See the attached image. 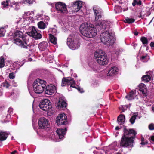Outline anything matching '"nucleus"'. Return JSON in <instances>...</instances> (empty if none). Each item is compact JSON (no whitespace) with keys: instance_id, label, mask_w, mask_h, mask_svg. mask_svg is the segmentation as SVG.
<instances>
[{"instance_id":"24","label":"nucleus","mask_w":154,"mask_h":154,"mask_svg":"<svg viewBox=\"0 0 154 154\" xmlns=\"http://www.w3.org/2000/svg\"><path fill=\"white\" fill-rule=\"evenodd\" d=\"M125 120V116L123 114L120 115L117 118V121L120 125H122L124 122Z\"/></svg>"},{"instance_id":"39","label":"nucleus","mask_w":154,"mask_h":154,"mask_svg":"<svg viewBox=\"0 0 154 154\" xmlns=\"http://www.w3.org/2000/svg\"><path fill=\"white\" fill-rule=\"evenodd\" d=\"M148 128L150 130H154V124L153 123H151L148 126Z\"/></svg>"},{"instance_id":"46","label":"nucleus","mask_w":154,"mask_h":154,"mask_svg":"<svg viewBox=\"0 0 154 154\" xmlns=\"http://www.w3.org/2000/svg\"><path fill=\"white\" fill-rule=\"evenodd\" d=\"M148 143V142L147 141L146 142H141V144L142 145H145V144H147Z\"/></svg>"},{"instance_id":"51","label":"nucleus","mask_w":154,"mask_h":154,"mask_svg":"<svg viewBox=\"0 0 154 154\" xmlns=\"http://www.w3.org/2000/svg\"><path fill=\"white\" fill-rule=\"evenodd\" d=\"M144 138L143 137H142L141 139V142L144 141Z\"/></svg>"},{"instance_id":"48","label":"nucleus","mask_w":154,"mask_h":154,"mask_svg":"<svg viewBox=\"0 0 154 154\" xmlns=\"http://www.w3.org/2000/svg\"><path fill=\"white\" fill-rule=\"evenodd\" d=\"M138 32L137 31H136L134 32V35L135 36H137L138 35Z\"/></svg>"},{"instance_id":"32","label":"nucleus","mask_w":154,"mask_h":154,"mask_svg":"<svg viewBox=\"0 0 154 154\" xmlns=\"http://www.w3.org/2000/svg\"><path fill=\"white\" fill-rule=\"evenodd\" d=\"M142 4V2L140 0H134L133 2L132 3V5L133 6H135L136 5H140Z\"/></svg>"},{"instance_id":"7","label":"nucleus","mask_w":154,"mask_h":154,"mask_svg":"<svg viewBox=\"0 0 154 154\" xmlns=\"http://www.w3.org/2000/svg\"><path fill=\"white\" fill-rule=\"evenodd\" d=\"M50 100L48 99H45L41 101L39 106L42 110L47 111V114L51 116L54 112V109L50 104Z\"/></svg>"},{"instance_id":"28","label":"nucleus","mask_w":154,"mask_h":154,"mask_svg":"<svg viewBox=\"0 0 154 154\" xmlns=\"http://www.w3.org/2000/svg\"><path fill=\"white\" fill-rule=\"evenodd\" d=\"M142 80L146 82H149L151 79V77L149 75H143L142 77Z\"/></svg>"},{"instance_id":"54","label":"nucleus","mask_w":154,"mask_h":154,"mask_svg":"<svg viewBox=\"0 0 154 154\" xmlns=\"http://www.w3.org/2000/svg\"><path fill=\"white\" fill-rule=\"evenodd\" d=\"M9 116H9V114H8L6 116L7 118L9 117Z\"/></svg>"},{"instance_id":"6","label":"nucleus","mask_w":154,"mask_h":154,"mask_svg":"<svg viewBox=\"0 0 154 154\" xmlns=\"http://www.w3.org/2000/svg\"><path fill=\"white\" fill-rule=\"evenodd\" d=\"M46 85V81L40 79H37L33 84L34 92L37 94H41L44 91Z\"/></svg>"},{"instance_id":"9","label":"nucleus","mask_w":154,"mask_h":154,"mask_svg":"<svg viewBox=\"0 0 154 154\" xmlns=\"http://www.w3.org/2000/svg\"><path fill=\"white\" fill-rule=\"evenodd\" d=\"M100 39L104 44L107 45H111L114 43L113 37L110 35L107 30L101 32L100 35Z\"/></svg>"},{"instance_id":"40","label":"nucleus","mask_w":154,"mask_h":154,"mask_svg":"<svg viewBox=\"0 0 154 154\" xmlns=\"http://www.w3.org/2000/svg\"><path fill=\"white\" fill-rule=\"evenodd\" d=\"M9 78L10 79H13L15 77V75L13 72H11L9 73Z\"/></svg>"},{"instance_id":"47","label":"nucleus","mask_w":154,"mask_h":154,"mask_svg":"<svg viewBox=\"0 0 154 154\" xmlns=\"http://www.w3.org/2000/svg\"><path fill=\"white\" fill-rule=\"evenodd\" d=\"M150 46L151 47H154V42H152L150 44Z\"/></svg>"},{"instance_id":"42","label":"nucleus","mask_w":154,"mask_h":154,"mask_svg":"<svg viewBox=\"0 0 154 154\" xmlns=\"http://www.w3.org/2000/svg\"><path fill=\"white\" fill-rule=\"evenodd\" d=\"M34 0H25V2L26 3H29V4H31L33 3Z\"/></svg>"},{"instance_id":"5","label":"nucleus","mask_w":154,"mask_h":154,"mask_svg":"<svg viewBox=\"0 0 154 154\" xmlns=\"http://www.w3.org/2000/svg\"><path fill=\"white\" fill-rule=\"evenodd\" d=\"M97 63L100 65H104L108 64L109 60L105 53L102 50L96 51L94 54Z\"/></svg>"},{"instance_id":"30","label":"nucleus","mask_w":154,"mask_h":154,"mask_svg":"<svg viewBox=\"0 0 154 154\" xmlns=\"http://www.w3.org/2000/svg\"><path fill=\"white\" fill-rule=\"evenodd\" d=\"M135 20L133 18H130L127 17L124 20V22L125 23L129 24L132 23L135 21Z\"/></svg>"},{"instance_id":"37","label":"nucleus","mask_w":154,"mask_h":154,"mask_svg":"<svg viewBox=\"0 0 154 154\" xmlns=\"http://www.w3.org/2000/svg\"><path fill=\"white\" fill-rule=\"evenodd\" d=\"M141 92L143 94V96L144 97H146L147 96V88L142 89L139 91Z\"/></svg>"},{"instance_id":"58","label":"nucleus","mask_w":154,"mask_h":154,"mask_svg":"<svg viewBox=\"0 0 154 154\" xmlns=\"http://www.w3.org/2000/svg\"><path fill=\"white\" fill-rule=\"evenodd\" d=\"M26 12H25V14H26Z\"/></svg>"},{"instance_id":"34","label":"nucleus","mask_w":154,"mask_h":154,"mask_svg":"<svg viewBox=\"0 0 154 154\" xmlns=\"http://www.w3.org/2000/svg\"><path fill=\"white\" fill-rule=\"evenodd\" d=\"M136 117V115H133L132 116L131 118L130 119V122L132 124H133L135 122Z\"/></svg>"},{"instance_id":"57","label":"nucleus","mask_w":154,"mask_h":154,"mask_svg":"<svg viewBox=\"0 0 154 154\" xmlns=\"http://www.w3.org/2000/svg\"><path fill=\"white\" fill-rule=\"evenodd\" d=\"M122 112H124V111L123 110H122Z\"/></svg>"},{"instance_id":"35","label":"nucleus","mask_w":154,"mask_h":154,"mask_svg":"<svg viewBox=\"0 0 154 154\" xmlns=\"http://www.w3.org/2000/svg\"><path fill=\"white\" fill-rule=\"evenodd\" d=\"M146 85L144 84L141 83L139 85V90L140 91L141 90L146 88Z\"/></svg>"},{"instance_id":"26","label":"nucleus","mask_w":154,"mask_h":154,"mask_svg":"<svg viewBox=\"0 0 154 154\" xmlns=\"http://www.w3.org/2000/svg\"><path fill=\"white\" fill-rule=\"evenodd\" d=\"M37 25L38 27L41 29H44L46 27L45 23L42 21L39 22Z\"/></svg>"},{"instance_id":"27","label":"nucleus","mask_w":154,"mask_h":154,"mask_svg":"<svg viewBox=\"0 0 154 154\" xmlns=\"http://www.w3.org/2000/svg\"><path fill=\"white\" fill-rule=\"evenodd\" d=\"M49 38L50 41L51 43L54 45L57 44V38L54 35L52 34H50Z\"/></svg>"},{"instance_id":"1","label":"nucleus","mask_w":154,"mask_h":154,"mask_svg":"<svg viewBox=\"0 0 154 154\" xmlns=\"http://www.w3.org/2000/svg\"><path fill=\"white\" fill-rule=\"evenodd\" d=\"M123 134L121 139L120 145L122 147H133L134 144V140L136 138V131L133 129H128L124 126Z\"/></svg>"},{"instance_id":"52","label":"nucleus","mask_w":154,"mask_h":154,"mask_svg":"<svg viewBox=\"0 0 154 154\" xmlns=\"http://www.w3.org/2000/svg\"><path fill=\"white\" fill-rule=\"evenodd\" d=\"M10 6L11 7H13V6L14 5L12 4V2H11V3H10Z\"/></svg>"},{"instance_id":"21","label":"nucleus","mask_w":154,"mask_h":154,"mask_svg":"<svg viewBox=\"0 0 154 154\" xmlns=\"http://www.w3.org/2000/svg\"><path fill=\"white\" fill-rule=\"evenodd\" d=\"M118 72V69L117 67H112L108 71L107 76H112L117 74Z\"/></svg>"},{"instance_id":"19","label":"nucleus","mask_w":154,"mask_h":154,"mask_svg":"<svg viewBox=\"0 0 154 154\" xmlns=\"http://www.w3.org/2000/svg\"><path fill=\"white\" fill-rule=\"evenodd\" d=\"M67 131V129L66 128L63 129L60 128L57 129L56 132L59 137L60 139H62L65 135L66 132Z\"/></svg>"},{"instance_id":"31","label":"nucleus","mask_w":154,"mask_h":154,"mask_svg":"<svg viewBox=\"0 0 154 154\" xmlns=\"http://www.w3.org/2000/svg\"><path fill=\"white\" fill-rule=\"evenodd\" d=\"M5 60L3 57L2 56L0 58V67L3 68L5 65Z\"/></svg>"},{"instance_id":"41","label":"nucleus","mask_w":154,"mask_h":154,"mask_svg":"<svg viewBox=\"0 0 154 154\" xmlns=\"http://www.w3.org/2000/svg\"><path fill=\"white\" fill-rule=\"evenodd\" d=\"M13 109L11 108H9L8 111V114H9V116L10 117L11 114L13 112Z\"/></svg>"},{"instance_id":"13","label":"nucleus","mask_w":154,"mask_h":154,"mask_svg":"<svg viewBox=\"0 0 154 154\" xmlns=\"http://www.w3.org/2000/svg\"><path fill=\"white\" fill-rule=\"evenodd\" d=\"M31 28V31L27 32L28 34L36 40L41 39L42 37V35L40 33L41 31L33 26H32Z\"/></svg>"},{"instance_id":"55","label":"nucleus","mask_w":154,"mask_h":154,"mask_svg":"<svg viewBox=\"0 0 154 154\" xmlns=\"http://www.w3.org/2000/svg\"><path fill=\"white\" fill-rule=\"evenodd\" d=\"M141 17V15H140L139 17Z\"/></svg>"},{"instance_id":"53","label":"nucleus","mask_w":154,"mask_h":154,"mask_svg":"<svg viewBox=\"0 0 154 154\" xmlns=\"http://www.w3.org/2000/svg\"><path fill=\"white\" fill-rule=\"evenodd\" d=\"M152 111L154 112V107H152Z\"/></svg>"},{"instance_id":"14","label":"nucleus","mask_w":154,"mask_h":154,"mask_svg":"<svg viewBox=\"0 0 154 154\" xmlns=\"http://www.w3.org/2000/svg\"><path fill=\"white\" fill-rule=\"evenodd\" d=\"M56 122L59 126H60L61 125H66L68 122L66 116L64 114H60L57 116Z\"/></svg>"},{"instance_id":"25","label":"nucleus","mask_w":154,"mask_h":154,"mask_svg":"<svg viewBox=\"0 0 154 154\" xmlns=\"http://www.w3.org/2000/svg\"><path fill=\"white\" fill-rule=\"evenodd\" d=\"M10 2V0H6L2 2L1 3V7L3 9L8 8L9 5V2Z\"/></svg>"},{"instance_id":"23","label":"nucleus","mask_w":154,"mask_h":154,"mask_svg":"<svg viewBox=\"0 0 154 154\" xmlns=\"http://www.w3.org/2000/svg\"><path fill=\"white\" fill-rule=\"evenodd\" d=\"M135 93L134 91L132 90L128 93L125 97V98L128 100H131L134 99L135 98Z\"/></svg>"},{"instance_id":"56","label":"nucleus","mask_w":154,"mask_h":154,"mask_svg":"<svg viewBox=\"0 0 154 154\" xmlns=\"http://www.w3.org/2000/svg\"><path fill=\"white\" fill-rule=\"evenodd\" d=\"M146 73H149V72H146Z\"/></svg>"},{"instance_id":"29","label":"nucleus","mask_w":154,"mask_h":154,"mask_svg":"<svg viewBox=\"0 0 154 154\" xmlns=\"http://www.w3.org/2000/svg\"><path fill=\"white\" fill-rule=\"evenodd\" d=\"M12 3L14 5L13 8L15 10L17 11L19 9L20 6L18 2L14 1L12 2Z\"/></svg>"},{"instance_id":"15","label":"nucleus","mask_w":154,"mask_h":154,"mask_svg":"<svg viewBox=\"0 0 154 154\" xmlns=\"http://www.w3.org/2000/svg\"><path fill=\"white\" fill-rule=\"evenodd\" d=\"M67 104L66 103L65 97H59L57 107L59 109L63 110L66 109Z\"/></svg>"},{"instance_id":"3","label":"nucleus","mask_w":154,"mask_h":154,"mask_svg":"<svg viewBox=\"0 0 154 154\" xmlns=\"http://www.w3.org/2000/svg\"><path fill=\"white\" fill-rule=\"evenodd\" d=\"M79 29L81 34L87 38H92L97 34L96 29L93 27V25L88 23H82Z\"/></svg>"},{"instance_id":"22","label":"nucleus","mask_w":154,"mask_h":154,"mask_svg":"<svg viewBox=\"0 0 154 154\" xmlns=\"http://www.w3.org/2000/svg\"><path fill=\"white\" fill-rule=\"evenodd\" d=\"M9 133L0 131V140L3 141L6 140Z\"/></svg>"},{"instance_id":"38","label":"nucleus","mask_w":154,"mask_h":154,"mask_svg":"<svg viewBox=\"0 0 154 154\" xmlns=\"http://www.w3.org/2000/svg\"><path fill=\"white\" fill-rule=\"evenodd\" d=\"M3 85V86L5 87L6 88H8L10 86V85L7 82V81L6 80H5Z\"/></svg>"},{"instance_id":"20","label":"nucleus","mask_w":154,"mask_h":154,"mask_svg":"<svg viewBox=\"0 0 154 154\" xmlns=\"http://www.w3.org/2000/svg\"><path fill=\"white\" fill-rule=\"evenodd\" d=\"M48 45V42L43 41L38 44V47L39 49L41 51H43L47 48Z\"/></svg>"},{"instance_id":"50","label":"nucleus","mask_w":154,"mask_h":154,"mask_svg":"<svg viewBox=\"0 0 154 154\" xmlns=\"http://www.w3.org/2000/svg\"><path fill=\"white\" fill-rule=\"evenodd\" d=\"M120 128H119L118 126H117L116 127L115 129L116 130H119Z\"/></svg>"},{"instance_id":"16","label":"nucleus","mask_w":154,"mask_h":154,"mask_svg":"<svg viewBox=\"0 0 154 154\" xmlns=\"http://www.w3.org/2000/svg\"><path fill=\"white\" fill-rule=\"evenodd\" d=\"M49 124L48 120L44 117L40 118L38 121V128L45 129L47 128Z\"/></svg>"},{"instance_id":"4","label":"nucleus","mask_w":154,"mask_h":154,"mask_svg":"<svg viewBox=\"0 0 154 154\" xmlns=\"http://www.w3.org/2000/svg\"><path fill=\"white\" fill-rule=\"evenodd\" d=\"M14 43L20 46L21 48L26 49H30L31 45H27L25 41V37L23 36V33L20 31L16 30L14 33Z\"/></svg>"},{"instance_id":"18","label":"nucleus","mask_w":154,"mask_h":154,"mask_svg":"<svg viewBox=\"0 0 154 154\" xmlns=\"http://www.w3.org/2000/svg\"><path fill=\"white\" fill-rule=\"evenodd\" d=\"M55 91V87L52 85H47L45 89V93L48 95L53 94Z\"/></svg>"},{"instance_id":"49","label":"nucleus","mask_w":154,"mask_h":154,"mask_svg":"<svg viewBox=\"0 0 154 154\" xmlns=\"http://www.w3.org/2000/svg\"><path fill=\"white\" fill-rule=\"evenodd\" d=\"M17 152V151L16 150H14L11 152V154H15Z\"/></svg>"},{"instance_id":"10","label":"nucleus","mask_w":154,"mask_h":154,"mask_svg":"<svg viewBox=\"0 0 154 154\" xmlns=\"http://www.w3.org/2000/svg\"><path fill=\"white\" fill-rule=\"evenodd\" d=\"M67 44L69 48L73 50L78 48L80 45L77 36L73 35H70L68 38Z\"/></svg>"},{"instance_id":"36","label":"nucleus","mask_w":154,"mask_h":154,"mask_svg":"<svg viewBox=\"0 0 154 154\" xmlns=\"http://www.w3.org/2000/svg\"><path fill=\"white\" fill-rule=\"evenodd\" d=\"M5 30L4 28H0V37H2L4 36L5 34Z\"/></svg>"},{"instance_id":"44","label":"nucleus","mask_w":154,"mask_h":154,"mask_svg":"<svg viewBox=\"0 0 154 154\" xmlns=\"http://www.w3.org/2000/svg\"><path fill=\"white\" fill-rule=\"evenodd\" d=\"M149 139L151 142L154 143V135L151 136L150 137Z\"/></svg>"},{"instance_id":"8","label":"nucleus","mask_w":154,"mask_h":154,"mask_svg":"<svg viewBox=\"0 0 154 154\" xmlns=\"http://www.w3.org/2000/svg\"><path fill=\"white\" fill-rule=\"evenodd\" d=\"M100 39L104 44L107 45H111L114 43L113 37L110 35L107 30L101 32L100 35Z\"/></svg>"},{"instance_id":"2","label":"nucleus","mask_w":154,"mask_h":154,"mask_svg":"<svg viewBox=\"0 0 154 154\" xmlns=\"http://www.w3.org/2000/svg\"><path fill=\"white\" fill-rule=\"evenodd\" d=\"M93 10L95 16V25L98 30H104L106 29L109 28L110 26V22L109 21H97L102 17L103 11L102 9L97 6H94Z\"/></svg>"},{"instance_id":"43","label":"nucleus","mask_w":154,"mask_h":154,"mask_svg":"<svg viewBox=\"0 0 154 154\" xmlns=\"http://www.w3.org/2000/svg\"><path fill=\"white\" fill-rule=\"evenodd\" d=\"M92 69L94 71H97L98 69V66L95 65H94V66L92 67Z\"/></svg>"},{"instance_id":"33","label":"nucleus","mask_w":154,"mask_h":154,"mask_svg":"<svg viewBox=\"0 0 154 154\" xmlns=\"http://www.w3.org/2000/svg\"><path fill=\"white\" fill-rule=\"evenodd\" d=\"M140 40L144 45L148 43V40L147 38L145 37H142L140 38Z\"/></svg>"},{"instance_id":"17","label":"nucleus","mask_w":154,"mask_h":154,"mask_svg":"<svg viewBox=\"0 0 154 154\" xmlns=\"http://www.w3.org/2000/svg\"><path fill=\"white\" fill-rule=\"evenodd\" d=\"M82 2L80 1H76L72 3V7L74 9L75 12H78L82 6Z\"/></svg>"},{"instance_id":"45","label":"nucleus","mask_w":154,"mask_h":154,"mask_svg":"<svg viewBox=\"0 0 154 154\" xmlns=\"http://www.w3.org/2000/svg\"><path fill=\"white\" fill-rule=\"evenodd\" d=\"M147 55H145V56H142L141 57V59L142 61H143V62H146V60H144L143 61V60L145 59L146 58V57H147Z\"/></svg>"},{"instance_id":"11","label":"nucleus","mask_w":154,"mask_h":154,"mask_svg":"<svg viewBox=\"0 0 154 154\" xmlns=\"http://www.w3.org/2000/svg\"><path fill=\"white\" fill-rule=\"evenodd\" d=\"M75 81L73 78L71 77H64L62 79L61 86L63 87L66 85H70V87L77 89L80 93L84 92V91L83 89L79 87L77 88L75 86Z\"/></svg>"},{"instance_id":"12","label":"nucleus","mask_w":154,"mask_h":154,"mask_svg":"<svg viewBox=\"0 0 154 154\" xmlns=\"http://www.w3.org/2000/svg\"><path fill=\"white\" fill-rule=\"evenodd\" d=\"M55 8L57 13L62 14H67L68 10L66 4L63 2H59L55 5Z\"/></svg>"}]
</instances>
